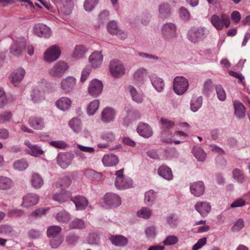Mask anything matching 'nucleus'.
<instances>
[{"label": "nucleus", "instance_id": "nucleus-1", "mask_svg": "<svg viewBox=\"0 0 250 250\" xmlns=\"http://www.w3.org/2000/svg\"><path fill=\"white\" fill-rule=\"evenodd\" d=\"M62 228L58 226H52L47 229V235L51 238L50 241L51 247L53 249L59 247L63 241V238L60 235Z\"/></svg>", "mask_w": 250, "mask_h": 250}, {"label": "nucleus", "instance_id": "nucleus-2", "mask_svg": "<svg viewBox=\"0 0 250 250\" xmlns=\"http://www.w3.org/2000/svg\"><path fill=\"white\" fill-rule=\"evenodd\" d=\"M210 21L217 30H221L224 27L228 28L230 23L229 16L225 14H222L220 16L213 14L210 18Z\"/></svg>", "mask_w": 250, "mask_h": 250}, {"label": "nucleus", "instance_id": "nucleus-3", "mask_svg": "<svg viewBox=\"0 0 250 250\" xmlns=\"http://www.w3.org/2000/svg\"><path fill=\"white\" fill-rule=\"evenodd\" d=\"M176 26L172 22H167L162 27V35L164 39L167 41H170L175 38L177 36Z\"/></svg>", "mask_w": 250, "mask_h": 250}, {"label": "nucleus", "instance_id": "nucleus-4", "mask_svg": "<svg viewBox=\"0 0 250 250\" xmlns=\"http://www.w3.org/2000/svg\"><path fill=\"white\" fill-rule=\"evenodd\" d=\"M188 83L187 79L182 76H177L173 82V90L177 95L183 94L188 87Z\"/></svg>", "mask_w": 250, "mask_h": 250}, {"label": "nucleus", "instance_id": "nucleus-5", "mask_svg": "<svg viewBox=\"0 0 250 250\" xmlns=\"http://www.w3.org/2000/svg\"><path fill=\"white\" fill-rule=\"evenodd\" d=\"M206 37V28H193L188 32V39L193 43H197Z\"/></svg>", "mask_w": 250, "mask_h": 250}, {"label": "nucleus", "instance_id": "nucleus-6", "mask_svg": "<svg viewBox=\"0 0 250 250\" xmlns=\"http://www.w3.org/2000/svg\"><path fill=\"white\" fill-rule=\"evenodd\" d=\"M109 71L114 77H119L124 75L125 72V69L123 63L117 60H113L110 62Z\"/></svg>", "mask_w": 250, "mask_h": 250}, {"label": "nucleus", "instance_id": "nucleus-7", "mask_svg": "<svg viewBox=\"0 0 250 250\" xmlns=\"http://www.w3.org/2000/svg\"><path fill=\"white\" fill-rule=\"evenodd\" d=\"M68 68V65L64 62L60 61L56 63L49 71L50 76L55 78L61 77Z\"/></svg>", "mask_w": 250, "mask_h": 250}, {"label": "nucleus", "instance_id": "nucleus-8", "mask_svg": "<svg viewBox=\"0 0 250 250\" xmlns=\"http://www.w3.org/2000/svg\"><path fill=\"white\" fill-rule=\"evenodd\" d=\"M103 88L102 82L97 79H94L89 83L88 92L93 97H97L102 93Z\"/></svg>", "mask_w": 250, "mask_h": 250}, {"label": "nucleus", "instance_id": "nucleus-9", "mask_svg": "<svg viewBox=\"0 0 250 250\" xmlns=\"http://www.w3.org/2000/svg\"><path fill=\"white\" fill-rule=\"evenodd\" d=\"M77 80L75 77L68 76L62 80L61 88L65 93H69L74 89Z\"/></svg>", "mask_w": 250, "mask_h": 250}, {"label": "nucleus", "instance_id": "nucleus-10", "mask_svg": "<svg viewBox=\"0 0 250 250\" xmlns=\"http://www.w3.org/2000/svg\"><path fill=\"white\" fill-rule=\"evenodd\" d=\"M33 32L40 37L48 38L51 36L50 28L43 23L36 24L33 27Z\"/></svg>", "mask_w": 250, "mask_h": 250}, {"label": "nucleus", "instance_id": "nucleus-11", "mask_svg": "<svg viewBox=\"0 0 250 250\" xmlns=\"http://www.w3.org/2000/svg\"><path fill=\"white\" fill-rule=\"evenodd\" d=\"M25 40L23 38H19L11 45L10 52L16 56H20L25 48Z\"/></svg>", "mask_w": 250, "mask_h": 250}, {"label": "nucleus", "instance_id": "nucleus-12", "mask_svg": "<svg viewBox=\"0 0 250 250\" xmlns=\"http://www.w3.org/2000/svg\"><path fill=\"white\" fill-rule=\"evenodd\" d=\"M73 155L70 153H59L57 157V164L62 168H67L71 164Z\"/></svg>", "mask_w": 250, "mask_h": 250}, {"label": "nucleus", "instance_id": "nucleus-13", "mask_svg": "<svg viewBox=\"0 0 250 250\" xmlns=\"http://www.w3.org/2000/svg\"><path fill=\"white\" fill-rule=\"evenodd\" d=\"M104 203L111 207H117L121 204V200L119 196L112 193H107L104 197Z\"/></svg>", "mask_w": 250, "mask_h": 250}, {"label": "nucleus", "instance_id": "nucleus-14", "mask_svg": "<svg viewBox=\"0 0 250 250\" xmlns=\"http://www.w3.org/2000/svg\"><path fill=\"white\" fill-rule=\"evenodd\" d=\"M61 51L56 45L52 46L48 49L44 53V58L47 62H52L59 58Z\"/></svg>", "mask_w": 250, "mask_h": 250}, {"label": "nucleus", "instance_id": "nucleus-15", "mask_svg": "<svg viewBox=\"0 0 250 250\" xmlns=\"http://www.w3.org/2000/svg\"><path fill=\"white\" fill-rule=\"evenodd\" d=\"M25 74L24 69L20 68L15 70L10 75L11 82L15 86H18L23 80Z\"/></svg>", "mask_w": 250, "mask_h": 250}, {"label": "nucleus", "instance_id": "nucleus-16", "mask_svg": "<svg viewBox=\"0 0 250 250\" xmlns=\"http://www.w3.org/2000/svg\"><path fill=\"white\" fill-rule=\"evenodd\" d=\"M39 200L38 195L33 193H29L23 197V201L21 206L23 208H28L36 205Z\"/></svg>", "mask_w": 250, "mask_h": 250}, {"label": "nucleus", "instance_id": "nucleus-17", "mask_svg": "<svg viewBox=\"0 0 250 250\" xmlns=\"http://www.w3.org/2000/svg\"><path fill=\"white\" fill-rule=\"evenodd\" d=\"M191 193L196 197H199L203 194L205 191V186L202 181H197L191 183L190 185Z\"/></svg>", "mask_w": 250, "mask_h": 250}, {"label": "nucleus", "instance_id": "nucleus-18", "mask_svg": "<svg viewBox=\"0 0 250 250\" xmlns=\"http://www.w3.org/2000/svg\"><path fill=\"white\" fill-rule=\"evenodd\" d=\"M195 210L202 217L206 216L211 210V206L207 202H198L194 206Z\"/></svg>", "mask_w": 250, "mask_h": 250}, {"label": "nucleus", "instance_id": "nucleus-19", "mask_svg": "<svg viewBox=\"0 0 250 250\" xmlns=\"http://www.w3.org/2000/svg\"><path fill=\"white\" fill-rule=\"evenodd\" d=\"M101 138L105 142L98 144V146L99 148H106L108 146L110 143L113 142L115 140V135L111 131L104 132L102 134Z\"/></svg>", "mask_w": 250, "mask_h": 250}, {"label": "nucleus", "instance_id": "nucleus-20", "mask_svg": "<svg viewBox=\"0 0 250 250\" xmlns=\"http://www.w3.org/2000/svg\"><path fill=\"white\" fill-rule=\"evenodd\" d=\"M115 186L119 189L129 188L132 186V180L131 178L125 176L116 178Z\"/></svg>", "mask_w": 250, "mask_h": 250}, {"label": "nucleus", "instance_id": "nucleus-21", "mask_svg": "<svg viewBox=\"0 0 250 250\" xmlns=\"http://www.w3.org/2000/svg\"><path fill=\"white\" fill-rule=\"evenodd\" d=\"M115 115L116 112L113 108L106 107L102 112L101 119L104 123H110L114 120Z\"/></svg>", "mask_w": 250, "mask_h": 250}, {"label": "nucleus", "instance_id": "nucleus-22", "mask_svg": "<svg viewBox=\"0 0 250 250\" xmlns=\"http://www.w3.org/2000/svg\"><path fill=\"white\" fill-rule=\"evenodd\" d=\"M89 61L91 66L96 68L101 65L103 61V56L101 52L95 51L89 56Z\"/></svg>", "mask_w": 250, "mask_h": 250}, {"label": "nucleus", "instance_id": "nucleus-23", "mask_svg": "<svg viewBox=\"0 0 250 250\" xmlns=\"http://www.w3.org/2000/svg\"><path fill=\"white\" fill-rule=\"evenodd\" d=\"M149 78L154 88L158 92H162L165 86V83L163 79L154 74L150 75Z\"/></svg>", "mask_w": 250, "mask_h": 250}, {"label": "nucleus", "instance_id": "nucleus-24", "mask_svg": "<svg viewBox=\"0 0 250 250\" xmlns=\"http://www.w3.org/2000/svg\"><path fill=\"white\" fill-rule=\"evenodd\" d=\"M125 110L127 113V115L124 119L123 124L127 126L131 120L137 119L139 118L140 115L138 111L130 109L128 107H125Z\"/></svg>", "mask_w": 250, "mask_h": 250}, {"label": "nucleus", "instance_id": "nucleus-25", "mask_svg": "<svg viewBox=\"0 0 250 250\" xmlns=\"http://www.w3.org/2000/svg\"><path fill=\"white\" fill-rule=\"evenodd\" d=\"M137 131L141 136L145 138H148L152 135L150 126L145 123L139 124L137 128Z\"/></svg>", "mask_w": 250, "mask_h": 250}, {"label": "nucleus", "instance_id": "nucleus-26", "mask_svg": "<svg viewBox=\"0 0 250 250\" xmlns=\"http://www.w3.org/2000/svg\"><path fill=\"white\" fill-rule=\"evenodd\" d=\"M71 200L75 204L77 210H83L88 205L87 200L83 196H77L71 198Z\"/></svg>", "mask_w": 250, "mask_h": 250}, {"label": "nucleus", "instance_id": "nucleus-27", "mask_svg": "<svg viewBox=\"0 0 250 250\" xmlns=\"http://www.w3.org/2000/svg\"><path fill=\"white\" fill-rule=\"evenodd\" d=\"M56 105L59 109L64 111L71 107V101L68 97H62L56 101Z\"/></svg>", "mask_w": 250, "mask_h": 250}, {"label": "nucleus", "instance_id": "nucleus-28", "mask_svg": "<svg viewBox=\"0 0 250 250\" xmlns=\"http://www.w3.org/2000/svg\"><path fill=\"white\" fill-rule=\"evenodd\" d=\"M128 90L133 101L138 104L142 103L143 102L144 95L142 92L138 91L132 85L128 86Z\"/></svg>", "mask_w": 250, "mask_h": 250}, {"label": "nucleus", "instance_id": "nucleus-29", "mask_svg": "<svg viewBox=\"0 0 250 250\" xmlns=\"http://www.w3.org/2000/svg\"><path fill=\"white\" fill-rule=\"evenodd\" d=\"M30 125L36 130H41L44 127L45 124L43 120L39 117H32L28 121Z\"/></svg>", "mask_w": 250, "mask_h": 250}, {"label": "nucleus", "instance_id": "nucleus-30", "mask_svg": "<svg viewBox=\"0 0 250 250\" xmlns=\"http://www.w3.org/2000/svg\"><path fill=\"white\" fill-rule=\"evenodd\" d=\"M158 174L167 180H171L173 178V174L171 169L165 165H162L158 169Z\"/></svg>", "mask_w": 250, "mask_h": 250}, {"label": "nucleus", "instance_id": "nucleus-31", "mask_svg": "<svg viewBox=\"0 0 250 250\" xmlns=\"http://www.w3.org/2000/svg\"><path fill=\"white\" fill-rule=\"evenodd\" d=\"M110 240L112 244L117 247H125L128 243V239L125 237L121 235H116L110 237Z\"/></svg>", "mask_w": 250, "mask_h": 250}, {"label": "nucleus", "instance_id": "nucleus-32", "mask_svg": "<svg viewBox=\"0 0 250 250\" xmlns=\"http://www.w3.org/2000/svg\"><path fill=\"white\" fill-rule=\"evenodd\" d=\"M103 164L106 167H112L116 165L119 162L118 157L113 154L104 155L102 159Z\"/></svg>", "mask_w": 250, "mask_h": 250}, {"label": "nucleus", "instance_id": "nucleus-33", "mask_svg": "<svg viewBox=\"0 0 250 250\" xmlns=\"http://www.w3.org/2000/svg\"><path fill=\"white\" fill-rule=\"evenodd\" d=\"M147 73V70L145 68L141 67L138 68L135 71L133 74L134 81L138 84L142 83Z\"/></svg>", "mask_w": 250, "mask_h": 250}, {"label": "nucleus", "instance_id": "nucleus-34", "mask_svg": "<svg viewBox=\"0 0 250 250\" xmlns=\"http://www.w3.org/2000/svg\"><path fill=\"white\" fill-rule=\"evenodd\" d=\"M32 186L36 189H39L44 184V181L42 177L38 173H34L31 178Z\"/></svg>", "mask_w": 250, "mask_h": 250}, {"label": "nucleus", "instance_id": "nucleus-35", "mask_svg": "<svg viewBox=\"0 0 250 250\" xmlns=\"http://www.w3.org/2000/svg\"><path fill=\"white\" fill-rule=\"evenodd\" d=\"M13 186V181L10 178L4 176H0V189H9L12 188Z\"/></svg>", "mask_w": 250, "mask_h": 250}, {"label": "nucleus", "instance_id": "nucleus-36", "mask_svg": "<svg viewBox=\"0 0 250 250\" xmlns=\"http://www.w3.org/2000/svg\"><path fill=\"white\" fill-rule=\"evenodd\" d=\"M233 104L236 116L239 118H243L245 115V107L244 105L242 103L238 101H234Z\"/></svg>", "mask_w": 250, "mask_h": 250}, {"label": "nucleus", "instance_id": "nucleus-37", "mask_svg": "<svg viewBox=\"0 0 250 250\" xmlns=\"http://www.w3.org/2000/svg\"><path fill=\"white\" fill-rule=\"evenodd\" d=\"M84 174L87 178L96 181L102 180L103 179V175L101 173L97 172L92 169H86Z\"/></svg>", "mask_w": 250, "mask_h": 250}, {"label": "nucleus", "instance_id": "nucleus-38", "mask_svg": "<svg viewBox=\"0 0 250 250\" xmlns=\"http://www.w3.org/2000/svg\"><path fill=\"white\" fill-rule=\"evenodd\" d=\"M192 153L198 161L203 162L206 158V153L199 146H194L192 149Z\"/></svg>", "mask_w": 250, "mask_h": 250}, {"label": "nucleus", "instance_id": "nucleus-39", "mask_svg": "<svg viewBox=\"0 0 250 250\" xmlns=\"http://www.w3.org/2000/svg\"><path fill=\"white\" fill-rule=\"evenodd\" d=\"M159 12L162 18L168 17L171 13V8L167 3H163L159 6Z\"/></svg>", "mask_w": 250, "mask_h": 250}, {"label": "nucleus", "instance_id": "nucleus-40", "mask_svg": "<svg viewBox=\"0 0 250 250\" xmlns=\"http://www.w3.org/2000/svg\"><path fill=\"white\" fill-rule=\"evenodd\" d=\"M202 103L203 98L202 96L192 98L190 101L191 110L194 112L197 111L202 106Z\"/></svg>", "mask_w": 250, "mask_h": 250}, {"label": "nucleus", "instance_id": "nucleus-41", "mask_svg": "<svg viewBox=\"0 0 250 250\" xmlns=\"http://www.w3.org/2000/svg\"><path fill=\"white\" fill-rule=\"evenodd\" d=\"M55 218L60 223H66L70 219V215L65 210H62L57 213Z\"/></svg>", "mask_w": 250, "mask_h": 250}, {"label": "nucleus", "instance_id": "nucleus-42", "mask_svg": "<svg viewBox=\"0 0 250 250\" xmlns=\"http://www.w3.org/2000/svg\"><path fill=\"white\" fill-rule=\"evenodd\" d=\"M155 199L156 194L153 190H150L145 193V202L147 206H152Z\"/></svg>", "mask_w": 250, "mask_h": 250}, {"label": "nucleus", "instance_id": "nucleus-43", "mask_svg": "<svg viewBox=\"0 0 250 250\" xmlns=\"http://www.w3.org/2000/svg\"><path fill=\"white\" fill-rule=\"evenodd\" d=\"M100 105V102L98 100H94L91 102L87 108V113L89 116L94 114L96 111L98 109Z\"/></svg>", "mask_w": 250, "mask_h": 250}, {"label": "nucleus", "instance_id": "nucleus-44", "mask_svg": "<svg viewBox=\"0 0 250 250\" xmlns=\"http://www.w3.org/2000/svg\"><path fill=\"white\" fill-rule=\"evenodd\" d=\"M70 196L69 192L66 191H62L61 192L57 193L53 196V199L60 202L66 201Z\"/></svg>", "mask_w": 250, "mask_h": 250}, {"label": "nucleus", "instance_id": "nucleus-45", "mask_svg": "<svg viewBox=\"0 0 250 250\" xmlns=\"http://www.w3.org/2000/svg\"><path fill=\"white\" fill-rule=\"evenodd\" d=\"M86 48L83 45H77L75 47L73 56L75 58L79 59L83 57L86 52Z\"/></svg>", "mask_w": 250, "mask_h": 250}, {"label": "nucleus", "instance_id": "nucleus-46", "mask_svg": "<svg viewBox=\"0 0 250 250\" xmlns=\"http://www.w3.org/2000/svg\"><path fill=\"white\" fill-rule=\"evenodd\" d=\"M69 226L71 229H83L85 228V224L83 220L76 218L70 223Z\"/></svg>", "mask_w": 250, "mask_h": 250}, {"label": "nucleus", "instance_id": "nucleus-47", "mask_svg": "<svg viewBox=\"0 0 250 250\" xmlns=\"http://www.w3.org/2000/svg\"><path fill=\"white\" fill-rule=\"evenodd\" d=\"M233 177L235 180L239 183L245 181V176L243 172L238 168H235L232 171Z\"/></svg>", "mask_w": 250, "mask_h": 250}, {"label": "nucleus", "instance_id": "nucleus-48", "mask_svg": "<svg viewBox=\"0 0 250 250\" xmlns=\"http://www.w3.org/2000/svg\"><path fill=\"white\" fill-rule=\"evenodd\" d=\"M28 167L27 161L24 159H21L15 161L13 164V167L15 169L22 171Z\"/></svg>", "mask_w": 250, "mask_h": 250}, {"label": "nucleus", "instance_id": "nucleus-49", "mask_svg": "<svg viewBox=\"0 0 250 250\" xmlns=\"http://www.w3.org/2000/svg\"><path fill=\"white\" fill-rule=\"evenodd\" d=\"M32 100L34 103H38L44 99L42 92L37 89H34L31 94Z\"/></svg>", "mask_w": 250, "mask_h": 250}, {"label": "nucleus", "instance_id": "nucleus-50", "mask_svg": "<svg viewBox=\"0 0 250 250\" xmlns=\"http://www.w3.org/2000/svg\"><path fill=\"white\" fill-rule=\"evenodd\" d=\"M152 214V210L147 208L144 207L137 211V215L144 219H148Z\"/></svg>", "mask_w": 250, "mask_h": 250}, {"label": "nucleus", "instance_id": "nucleus-51", "mask_svg": "<svg viewBox=\"0 0 250 250\" xmlns=\"http://www.w3.org/2000/svg\"><path fill=\"white\" fill-rule=\"evenodd\" d=\"M81 121L76 118L71 119L69 123L70 127L75 131L78 132L81 128Z\"/></svg>", "mask_w": 250, "mask_h": 250}, {"label": "nucleus", "instance_id": "nucleus-52", "mask_svg": "<svg viewBox=\"0 0 250 250\" xmlns=\"http://www.w3.org/2000/svg\"><path fill=\"white\" fill-rule=\"evenodd\" d=\"M107 29L110 34L116 35L120 30L118 28L117 23L115 21H110L107 25Z\"/></svg>", "mask_w": 250, "mask_h": 250}, {"label": "nucleus", "instance_id": "nucleus-53", "mask_svg": "<svg viewBox=\"0 0 250 250\" xmlns=\"http://www.w3.org/2000/svg\"><path fill=\"white\" fill-rule=\"evenodd\" d=\"M160 123L164 129L169 130L174 127L175 124L173 122L164 118H161Z\"/></svg>", "mask_w": 250, "mask_h": 250}, {"label": "nucleus", "instance_id": "nucleus-54", "mask_svg": "<svg viewBox=\"0 0 250 250\" xmlns=\"http://www.w3.org/2000/svg\"><path fill=\"white\" fill-rule=\"evenodd\" d=\"M146 234L148 239L152 240L154 239L156 235L155 227L152 226L147 228L146 229Z\"/></svg>", "mask_w": 250, "mask_h": 250}, {"label": "nucleus", "instance_id": "nucleus-55", "mask_svg": "<svg viewBox=\"0 0 250 250\" xmlns=\"http://www.w3.org/2000/svg\"><path fill=\"white\" fill-rule=\"evenodd\" d=\"M178 217L175 214H170L167 217V224L172 228L177 226Z\"/></svg>", "mask_w": 250, "mask_h": 250}, {"label": "nucleus", "instance_id": "nucleus-56", "mask_svg": "<svg viewBox=\"0 0 250 250\" xmlns=\"http://www.w3.org/2000/svg\"><path fill=\"white\" fill-rule=\"evenodd\" d=\"M12 117V114L11 112H4L0 114V122L2 123H7L9 122Z\"/></svg>", "mask_w": 250, "mask_h": 250}, {"label": "nucleus", "instance_id": "nucleus-57", "mask_svg": "<svg viewBox=\"0 0 250 250\" xmlns=\"http://www.w3.org/2000/svg\"><path fill=\"white\" fill-rule=\"evenodd\" d=\"M216 91L218 99L221 101H225L226 98V95L222 86L217 85L216 86Z\"/></svg>", "mask_w": 250, "mask_h": 250}, {"label": "nucleus", "instance_id": "nucleus-58", "mask_svg": "<svg viewBox=\"0 0 250 250\" xmlns=\"http://www.w3.org/2000/svg\"><path fill=\"white\" fill-rule=\"evenodd\" d=\"M88 243L92 245H98L100 242V237L96 233H90L88 238Z\"/></svg>", "mask_w": 250, "mask_h": 250}, {"label": "nucleus", "instance_id": "nucleus-59", "mask_svg": "<svg viewBox=\"0 0 250 250\" xmlns=\"http://www.w3.org/2000/svg\"><path fill=\"white\" fill-rule=\"evenodd\" d=\"M178 241V238L177 236L171 235L167 237L165 240L163 241V243L165 245L170 246L176 244Z\"/></svg>", "mask_w": 250, "mask_h": 250}, {"label": "nucleus", "instance_id": "nucleus-60", "mask_svg": "<svg viewBox=\"0 0 250 250\" xmlns=\"http://www.w3.org/2000/svg\"><path fill=\"white\" fill-rule=\"evenodd\" d=\"M43 151L40 147L37 145H34V146L30 149V152L29 153L31 155L38 157L43 153Z\"/></svg>", "mask_w": 250, "mask_h": 250}, {"label": "nucleus", "instance_id": "nucleus-61", "mask_svg": "<svg viewBox=\"0 0 250 250\" xmlns=\"http://www.w3.org/2000/svg\"><path fill=\"white\" fill-rule=\"evenodd\" d=\"M207 243V238L203 237L200 239L196 244L194 245L192 248V250H198L200 248H202Z\"/></svg>", "mask_w": 250, "mask_h": 250}, {"label": "nucleus", "instance_id": "nucleus-62", "mask_svg": "<svg viewBox=\"0 0 250 250\" xmlns=\"http://www.w3.org/2000/svg\"><path fill=\"white\" fill-rule=\"evenodd\" d=\"M50 144L52 146L58 148H64L67 146L66 144L62 141H51Z\"/></svg>", "mask_w": 250, "mask_h": 250}, {"label": "nucleus", "instance_id": "nucleus-63", "mask_svg": "<svg viewBox=\"0 0 250 250\" xmlns=\"http://www.w3.org/2000/svg\"><path fill=\"white\" fill-rule=\"evenodd\" d=\"M95 6V3L91 0H85L84 1V8L86 11H91Z\"/></svg>", "mask_w": 250, "mask_h": 250}, {"label": "nucleus", "instance_id": "nucleus-64", "mask_svg": "<svg viewBox=\"0 0 250 250\" xmlns=\"http://www.w3.org/2000/svg\"><path fill=\"white\" fill-rule=\"evenodd\" d=\"M244 226V221L242 219H239L235 223L234 225L232 227V230L233 231H239Z\"/></svg>", "mask_w": 250, "mask_h": 250}]
</instances>
